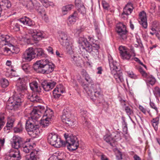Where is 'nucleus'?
<instances>
[{"label": "nucleus", "mask_w": 160, "mask_h": 160, "mask_svg": "<svg viewBox=\"0 0 160 160\" xmlns=\"http://www.w3.org/2000/svg\"><path fill=\"white\" fill-rule=\"evenodd\" d=\"M113 76L116 82L118 83L122 82L124 81L122 74V72H117L114 74Z\"/></svg>", "instance_id": "30"}, {"label": "nucleus", "mask_w": 160, "mask_h": 160, "mask_svg": "<svg viewBox=\"0 0 160 160\" xmlns=\"http://www.w3.org/2000/svg\"><path fill=\"white\" fill-rule=\"evenodd\" d=\"M9 85V82L7 79L3 78L1 80V86L2 88H5Z\"/></svg>", "instance_id": "43"}, {"label": "nucleus", "mask_w": 160, "mask_h": 160, "mask_svg": "<svg viewBox=\"0 0 160 160\" xmlns=\"http://www.w3.org/2000/svg\"><path fill=\"white\" fill-rule=\"evenodd\" d=\"M42 117H45V118L51 120L54 118L53 112L51 109L49 108L47 109Z\"/></svg>", "instance_id": "26"}, {"label": "nucleus", "mask_w": 160, "mask_h": 160, "mask_svg": "<svg viewBox=\"0 0 160 160\" xmlns=\"http://www.w3.org/2000/svg\"><path fill=\"white\" fill-rule=\"evenodd\" d=\"M77 12L75 11L73 14L69 16L68 19V24L69 25L74 24L78 18Z\"/></svg>", "instance_id": "23"}, {"label": "nucleus", "mask_w": 160, "mask_h": 160, "mask_svg": "<svg viewBox=\"0 0 160 160\" xmlns=\"http://www.w3.org/2000/svg\"><path fill=\"white\" fill-rule=\"evenodd\" d=\"M65 158L66 155L64 153L61 152L51 156L48 160H64Z\"/></svg>", "instance_id": "22"}, {"label": "nucleus", "mask_w": 160, "mask_h": 160, "mask_svg": "<svg viewBox=\"0 0 160 160\" xmlns=\"http://www.w3.org/2000/svg\"><path fill=\"white\" fill-rule=\"evenodd\" d=\"M97 155L101 157V160H108V158L106 156L100 152L98 153L97 154Z\"/></svg>", "instance_id": "52"}, {"label": "nucleus", "mask_w": 160, "mask_h": 160, "mask_svg": "<svg viewBox=\"0 0 160 160\" xmlns=\"http://www.w3.org/2000/svg\"><path fill=\"white\" fill-rule=\"evenodd\" d=\"M104 138L107 142L109 143L111 145H112V143H114L115 141V138L112 137V135H106L104 136Z\"/></svg>", "instance_id": "34"}, {"label": "nucleus", "mask_w": 160, "mask_h": 160, "mask_svg": "<svg viewBox=\"0 0 160 160\" xmlns=\"http://www.w3.org/2000/svg\"><path fill=\"white\" fill-rule=\"evenodd\" d=\"M116 31L118 33L119 38L123 40L127 38V31L125 25L122 23H119L117 25Z\"/></svg>", "instance_id": "12"}, {"label": "nucleus", "mask_w": 160, "mask_h": 160, "mask_svg": "<svg viewBox=\"0 0 160 160\" xmlns=\"http://www.w3.org/2000/svg\"><path fill=\"white\" fill-rule=\"evenodd\" d=\"M5 118V116L3 115H1V126L5 124V122L2 121Z\"/></svg>", "instance_id": "57"}, {"label": "nucleus", "mask_w": 160, "mask_h": 160, "mask_svg": "<svg viewBox=\"0 0 160 160\" xmlns=\"http://www.w3.org/2000/svg\"><path fill=\"white\" fill-rule=\"evenodd\" d=\"M94 40L90 37H88V40L84 37L80 38L79 43L83 46V48H85L88 52L91 53L94 55L93 52L97 55L98 53V49L99 48L98 45L94 43Z\"/></svg>", "instance_id": "4"}, {"label": "nucleus", "mask_w": 160, "mask_h": 160, "mask_svg": "<svg viewBox=\"0 0 160 160\" xmlns=\"http://www.w3.org/2000/svg\"><path fill=\"white\" fill-rule=\"evenodd\" d=\"M14 30L16 31H18L19 30V26L18 23H16L13 28Z\"/></svg>", "instance_id": "61"}, {"label": "nucleus", "mask_w": 160, "mask_h": 160, "mask_svg": "<svg viewBox=\"0 0 160 160\" xmlns=\"http://www.w3.org/2000/svg\"><path fill=\"white\" fill-rule=\"evenodd\" d=\"M65 92V89L63 85L60 84L53 91V96L55 98H58L61 95V93Z\"/></svg>", "instance_id": "17"}, {"label": "nucleus", "mask_w": 160, "mask_h": 160, "mask_svg": "<svg viewBox=\"0 0 160 160\" xmlns=\"http://www.w3.org/2000/svg\"><path fill=\"white\" fill-rule=\"evenodd\" d=\"M33 68L37 72L48 74L53 71L54 65L45 58L37 61L34 64Z\"/></svg>", "instance_id": "3"}, {"label": "nucleus", "mask_w": 160, "mask_h": 160, "mask_svg": "<svg viewBox=\"0 0 160 160\" xmlns=\"http://www.w3.org/2000/svg\"><path fill=\"white\" fill-rule=\"evenodd\" d=\"M38 121H35L31 118L26 123V130L28 134L33 138L37 137L39 133L38 128L36 125Z\"/></svg>", "instance_id": "5"}, {"label": "nucleus", "mask_w": 160, "mask_h": 160, "mask_svg": "<svg viewBox=\"0 0 160 160\" xmlns=\"http://www.w3.org/2000/svg\"><path fill=\"white\" fill-rule=\"evenodd\" d=\"M84 29V28L82 26H78L76 28L73 30V32L74 34L79 35L83 31Z\"/></svg>", "instance_id": "40"}, {"label": "nucleus", "mask_w": 160, "mask_h": 160, "mask_svg": "<svg viewBox=\"0 0 160 160\" xmlns=\"http://www.w3.org/2000/svg\"><path fill=\"white\" fill-rule=\"evenodd\" d=\"M46 110L44 107L39 106L34 108L30 113V118L35 120V121L38 120L42 115H43Z\"/></svg>", "instance_id": "8"}, {"label": "nucleus", "mask_w": 160, "mask_h": 160, "mask_svg": "<svg viewBox=\"0 0 160 160\" xmlns=\"http://www.w3.org/2000/svg\"><path fill=\"white\" fill-rule=\"evenodd\" d=\"M128 76L131 78L134 79L137 78V76L132 72H128Z\"/></svg>", "instance_id": "53"}, {"label": "nucleus", "mask_w": 160, "mask_h": 160, "mask_svg": "<svg viewBox=\"0 0 160 160\" xmlns=\"http://www.w3.org/2000/svg\"><path fill=\"white\" fill-rule=\"evenodd\" d=\"M121 57L123 59L128 60L130 59L132 56H135V54L134 52L132 53L129 52L128 50L126 49V48L124 46H121L119 48Z\"/></svg>", "instance_id": "14"}, {"label": "nucleus", "mask_w": 160, "mask_h": 160, "mask_svg": "<svg viewBox=\"0 0 160 160\" xmlns=\"http://www.w3.org/2000/svg\"><path fill=\"white\" fill-rule=\"evenodd\" d=\"M39 159L38 152L35 150H33L31 152L29 159L28 160H38Z\"/></svg>", "instance_id": "33"}, {"label": "nucleus", "mask_w": 160, "mask_h": 160, "mask_svg": "<svg viewBox=\"0 0 160 160\" xmlns=\"http://www.w3.org/2000/svg\"><path fill=\"white\" fill-rule=\"evenodd\" d=\"M22 102V100L21 98H18L15 96L13 102H10L9 100L7 105V108L9 110H17L20 108Z\"/></svg>", "instance_id": "9"}, {"label": "nucleus", "mask_w": 160, "mask_h": 160, "mask_svg": "<svg viewBox=\"0 0 160 160\" xmlns=\"http://www.w3.org/2000/svg\"><path fill=\"white\" fill-rule=\"evenodd\" d=\"M139 109L144 113L145 114L146 112V110L142 106H139Z\"/></svg>", "instance_id": "59"}, {"label": "nucleus", "mask_w": 160, "mask_h": 160, "mask_svg": "<svg viewBox=\"0 0 160 160\" xmlns=\"http://www.w3.org/2000/svg\"><path fill=\"white\" fill-rule=\"evenodd\" d=\"M28 33L35 41L39 40L44 37L43 32L39 30L30 29Z\"/></svg>", "instance_id": "13"}, {"label": "nucleus", "mask_w": 160, "mask_h": 160, "mask_svg": "<svg viewBox=\"0 0 160 160\" xmlns=\"http://www.w3.org/2000/svg\"><path fill=\"white\" fill-rule=\"evenodd\" d=\"M41 2L45 7L47 8L49 6H53L54 4L52 2L49 1H41Z\"/></svg>", "instance_id": "46"}, {"label": "nucleus", "mask_w": 160, "mask_h": 160, "mask_svg": "<svg viewBox=\"0 0 160 160\" xmlns=\"http://www.w3.org/2000/svg\"><path fill=\"white\" fill-rule=\"evenodd\" d=\"M22 142V138L18 136L13 137L11 144L13 148L11 149L8 151L6 156V160H20L21 157L20 152L18 150L19 148L21 147Z\"/></svg>", "instance_id": "2"}, {"label": "nucleus", "mask_w": 160, "mask_h": 160, "mask_svg": "<svg viewBox=\"0 0 160 160\" xmlns=\"http://www.w3.org/2000/svg\"><path fill=\"white\" fill-rule=\"evenodd\" d=\"M125 111L128 115H132L133 113V112L132 109L129 107H126L125 108Z\"/></svg>", "instance_id": "49"}, {"label": "nucleus", "mask_w": 160, "mask_h": 160, "mask_svg": "<svg viewBox=\"0 0 160 160\" xmlns=\"http://www.w3.org/2000/svg\"><path fill=\"white\" fill-rule=\"evenodd\" d=\"M81 74L84 78L85 80L87 82V83H86L84 82H82V84L83 83H84L86 84H88V87L89 84L92 83V80L91 78L90 77L89 75L88 74L86 71L84 70H82L81 72Z\"/></svg>", "instance_id": "20"}, {"label": "nucleus", "mask_w": 160, "mask_h": 160, "mask_svg": "<svg viewBox=\"0 0 160 160\" xmlns=\"http://www.w3.org/2000/svg\"><path fill=\"white\" fill-rule=\"evenodd\" d=\"M29 86L31 89L33 91L37 92H41V88L37 82L34 81L30 83Z\"/></svg>", "instance_id": "24"}, {"label": "nucleus", "mask_w": 160, "mask_h": 160, "mask_svg": "<svg viewBox=\"0 0 160 160\" xmlns=\"http://www.w3.org/2000/svg\"><path fill=\"white\" fill-rule=\"evenodd\" d=\"M34 51L35 52L37 53V55L38 56H42L44 54L43 51L41 48H37Z\"/></svg>", "instance_id": "48"}, {"label": "nucleus", "mask_w": 160, "mask_h": 160, "mask_svg": "<svg viewBox=\"0 0 160 160\" xmlns=\"http://www.w3.org/2000/svg\"><path fill=\"white\" fill-rule=\"evenodd\" d=\"M17 90L19 94L22 93L27 89L25 82L24 78H19L16 84Z\"/></svg>", "instance_id": "16"}, {"label": "nucleus", "mask_w": 160, "mask_h": 160, "mask_svg": "<svg viewBox=\"0 0 160 160\" xmlns=\"http://www.w3.org/2000/svg\"><path fill=\"white\" fill-rule=\"evenodd\" d=\"M60 37L61 39V44L66 48L67 52L69 54H72L73 52L72 46V39L64 32L61 33Z\"/></svg>", "instance_id": "7"}, {"label": "nucleus", "mask_w": 160, "mask_h": 160, "mask_svg": "<svg viewBox=\"0 0 160 160\" xmlns=\"http://www.w3.org/2000/svg\"><path fill=\"white\" fill-rule=\"evenodd\" d=\"M23 129V127L22 124L19 122L17 126L14 128V132L15 133L21 132Z\"/></svg>", "instance_id": "39"}, {"label": "nucleus", "mask_w": 160, "mask_h": 160, "mask_svg": "<svg viewBox=\"0 0 160 160\" xmlns=\"http://www.w3.org/2000/svg\"><path fill=\"white\" fill-rule=\"evenodd\" d=\"M152 30L153 32L155 33V32L159 30V27L158 24L156 21L153 22L152 24Z\"/></svg>", "instance_id": "45"}, {"label": "nucleus", "mask_w": 160, "mask_h": 160, "mask_svg": "<svg viewBox=\"0 0 160 160\" xmlns=\"http://www.w3.org/2000/svg\"><path fill=\"white\" fill-rule=\"evenodd\" d=\"M160 116L152 119L151 121L152 125L155 130L157 131L158 129V126L159 123Z\"/></svg>", "instance_id": "32"}, {"label": "nucleus", "mask_w": 160, "mask_h": 160, "mask_svg": "<svg viewBox=\"0 0 160 160\" xmlns=\"http://www.w3.org/2000/svg\"><path fill=\"white\" fill-rule=\"evenodd\" d=\"M133 9L132 3H128L123 9V12L126 15H129L132 12Z\"/></svg>", "instance_id": "27"}, {"label": "nucleus", "mask_w": 160, "mask_h": 160, "mask_svg": "<svg viewBox=\"0 0 160 160\" xmlns=\"http://www.w3.org/2000/svg\"><path fill=\"white\" fill-rule=\"evenodd\" d=\"M74 6L72 4H69L63 7L62 8V13L63 15L67 14L68 12L73 8Z\"/></svg>", "instance_id": "28"}, {"label": "nucleus", "mask_w": 160, "mask_h": 160, "mask_svg": "<svg viewBox=\"0 0 160 160\" xmlns=\"http://www.w3.org/2000/svg\"><path fill=\"white\" fill-rule=\"evenodd\" d=\"M133 158L134 160H141L140 158L137 155H135Z\"/></svg>", "instance_id": "64"}, {"label": "nucleus", "mask_w": 160, "mask_h": 160, "mask_svg": "<svg viewBox=\"0 0 160 160\" xmlns=\"http://www.w3.org/2000/svg\"><path fill=\"white\" fill-rule=\"evenodd\" d=\"M5 75L7 77H16L18 76L16 71L12 69H11L10 70L7 71Z\"/></svg>", "instance_id": "41"}, {"label": "nucleus", "mask_w": 160, "mask_h": 160, "mask_svg": "<svg viewBox=\"0 0 160 160\" xmlns=\"http://www.w3.org/2000/svg\"><path fill=\"white\" fill-rule=\"evenodd\" d=\"M75 5L78 9V11L82 14L86 13V10L84 6L82 4L79 2H75Z\"/></svg>", "instance_id": "29"}, {"label": "nucleus", "mask_w": 160, "mask_h": 160, "mask_svg": "<svg viewBox=\"0 0 160 160\" xmlns=\"http://www.w3.org/2000/svg\"><path fill=\"white\" fill-rule=\"evenodd\" d=\"M118 154L116 155V156L118 158V159H122V154H121V152H120L118 151Z\"/></svg>", "instance_id": "60"}, {"label": "nucleus", "mask_w": 160, "mask_h": 160, "mask_svg": "<svg viewBox=\"0 0 160 160\" xmlns=\"http://www.w3.org/2000/svg\"><path fill=\"white\" fill-rule=\"evenodd\" d=\"M35 146L36 145L34 144L31 145L28 142H25L22 146V149L24 152L27 153L29 152L31 150H32Z\"/></svg>", "instance_id": "19"}, {"label": "nucleus", "mask_w": 160, "mask_h": 160, "mask_svg": "<svg viewBox=\"0 0 160 160\" xmlns=\"http://www.w3.org/2000/svg\"><path fill=\"white\" fill-rule=\"evenodd\" d=\"M129 15H126L123 12L121 15V17L123 18L124 19H126L128 18V16Z\"/></svg>", "instance_id": "58"}, {"label": "nucleus", "mask_w": 160, "mask_h": 160, "mask_svg": "<svg viewBox=\"0 0 160 160\" xmlns=\"http://www.w3.org/2000/svg\"><path fill=\"white\" fill-rule=\"evenodd\" d=\"M3 1H4V2L5 3V4H6V6L8 8H9L11 6V3L9 1H2V2H4Z\"/></svg>", "instance_id": "56"}, {"label": "nucleus", "mask_w": 160, "mask_h": 160, "mask_svg": "<svg viewBox=\"0 0 160 160\" xmlns=\"http://www.w3.org/2000/svg\"><path fill=\"white\" fill-rule=\"evenodd\" d=\"M65 137L66 139V143L61 140L57 134L50 133L48 136V141L51 145L56 148H60L65 146L67 144L68 148L70 151L76 150L79 146L77 138L73 135H70L68 137L65 134Z\"/></svg>", "instance_id": "1"}, {"label": "nucleus", "mask_w": 160, "mask_h": 160, "mask_svg": "<svg viewBox=\"0 0 160 160\" xmlns=\"http://www.w3.org/2000/svg\"><path fill=\"white\" fill-rule=\"evenodd\" d=\"M102 5L103 8L105 9H108L109 7V5L106 1H102Z\"/></svg>", "instance_id": "54"}, {"label": "nucleus", "mask_w": 160, "mask_h": 160, "mask_svg": "<svg viewBox=\"0 0 160 160\" xmlns=\"http://www.w3.org/2000/svg\"><path fill=\"white\" fill-rule=\"evenodd\" d=\"M138 70L142 76L146 78V81L148 83L152 85H153L155 84L156 80L152 76L148 74L141 67L139 68Z\"/></svg>", "instance_id": "15"}, {"label": "nucleus", "mask_w": 160, "mask_h": 160, "mask_svg": "<svg viewBox=\"0 0 160 160\" xmlns=\"http://www.w3.org/2000/svg\"><path fill=\"white\" fill-rule=\"evenodd\" d=\"M150 105L151 107L155 110L156 114H157L158 113V108L156 107L155 104L153 103L150 102Z\"/></svg>", "instance_id": "51"}, {"label": "nucleus", "mask_w": 160, "mask_h": 160, "mask_svg": "<svg viewBox=\"0 0 160 160\" xmlns=\"http://www.w3.org/2000/svg\"><path fill=\"white\" fill-rule=\"evenodd\" d=\"M5 142V139L4 138H3L2 139H1V147H3Z\"/></svg>", "instance_id": "63"}, {"label": "nucleus", "mask_w": 160, "mask_h": 160, "mask_svg": "<svg viewBox=\"0 0 160 160\" xmlns=\"http://www.w3.org/2000/svg\"><path fill=\"white\" fill-rule=\"evenodd\" d=\"M22 67L23 71L26 73H28L29 72L31 69L30 66L28 63H25L23 64L22 65Z\"/></svg>", "instance_id": "44"}, {"label": "nucleus", "mask_w": 160, "mask_h": 160, "mask_svg": "<svg viewBox=\"0 0 160 160\" xmlns=\"http://www.w3.org/2000/svg\"><path fill=\"white\" fill-rule=\"evenodd\" d=\"M28 98L32 102H40L41 101V99L40 97L35 93L31 96H29Z\"/></svg>", "instance_id": "36"}, {"label": "nucleus", "mask_w": 160, "mask_h": 160, "mask_svg": "<svg viewBox=\"0 0 160 160\" xmlns=\"http://www.w3.org/2000/svg\"><path fill=\"white\" fill-rule=\"evenodd\" d=\"M51 121L50 120L45 118V117H42L41 119V125L42 127L45 128L47 127L50 123Z\"/></svg>", "instance_id": "35"}, {"label": "nucleus", "mask_w": 160, "mask_h": 160, "mask_svg": "<svg viewBox=\"0 0 160 160\" xmlns=\"http://www.w3.org/2000/svg\"><path fill=\"white\" fill-rule=\"evenodd\" d=\"M88 84L83 83L82 86L85 90L88 96L93 100H95L97 97H99L102 95L99 87L95 84H92L90 87L91 90L88 87Z\"/></svg>", "instance_id": "6"}, {"label": "nucleus", "mask_w": 160, "mask_h": 160, "mask_svg": "<svg viewBox=\"0 0 160 160\" xmlns=\"http://www.w3.org/2000/svg\"><path fill=\"white\" fill-rule=\"evenodd\" d=\"M62 121L69 126H72L75 124L74 120L71 118V114L69 111L64 110L61 117Z\"/></svg>", "instance_id": "11"}, {"label": "nucleus", "mask_w": 160, "mask_h": 160, "mask_svg": "<svg viewBox=\"0 0 160 160\" xmlns=\"http://www.w3.org/2000/svg\"><path fill=\"white\" fill-rule=\"evenodd\" d=\"M46 49L49 53L52 54H53V49L52 47L50 46H48L47 48Z\"/></svg>", "instance_id": "55"}, {"label": "nucleus", "mask_w": 160, "mask_h": 160, "mask_svg": "<svg viewBox=\"0 0 160 160\" xmlns=\"http://www.w3.org/2000/svg\"><path fill=\"white\" fill-rule=\"evenodd\" d=\"M110 67L113 70H116L118 69L116 62H111L109 63Z\"/></svg>", "instance_id": "50"}, {"label": "nucleus", "mask_w": 160, "mask_h": 160, "mask_svg": "<svg viewBox=\"0 0 160 160\" xmlns=\"http://www.w3.org/2000/svg\"><path fill=\"white\" fill-rule=\"evenodd\" d=\"M18 21L24 25L31 26L33 24L32 20L26 17L20 18Z\"/></svg>", "instance_id": "25"}, {"label": "nucleus", "mask_w": 160, "mask_h": 160, "mask_svg": "<svg viewBox=\"0 0 160 160\" xmlns=\"http://www.w3.org/2000/svg\"><path fill=\"white\" fill-rule=\"evenodd\" d=\"M2 51L3 52V54L5 55H9L12 53L10 49L7 46L2 47Z\"/></svg>", "instance_id": "42"}, {"label": "nucleus", "mask_w": 160, "mask_h": 160, "mask_svg": "<svg viewBox=\"0 0 160 160\" xmlns=\"http://www.w3.org/2000/svg\"><path fill=\"white\" fill-rule=\"evenodd\" d=\"M9 36L7 35H1V45H8V42L9 41Z\"/></svg>", "instance_id": "31"}, {"label": "nucleus", "mask_w": 160, "mask_h": 160, "mask_svg": "<svg viewBox=\"0 0 160 160\" xmlns=\"http://www.w3.org/2000/svg\"><path fill=\"white\" fill-rule=\"evenodd\" d=\"M35 54L33 48H28L23 53L22 57V61L24 62L31 61L34 58Z\"/></svg>", "instance_id": "10"}, {"label": "nucleus", "mask_w": 160, "mask_h": 160, "mask_svg": "<svg viewBox=\"0 0 160 160\" xmlns=\"http://www.w3.org/2000/svg\"><path fill=\"white\" fill-rule=\"evenodd\" d=\"M153 92L156 97H160V89L158 87H156L155 88Z\"/></svg>", "instance_id": "47"}, {"label": "nucleus", "mask_w": 160, "mask_h": 160, "mask_svg": "<svg viewBox=\"0 0 160 160\" xmlns=\"http://www.w3.org/2000/svg\"><path fill=\"white\" fill-rule=\"evenodd\" d=\"M14 121L15 119L13 117L8 118L6 127L8 130L9 129L13 127Z\"/></svg>", "instance_id": "37"}, {"label": "nucleus", "mask_w": 160, "mask_h": 160, "mask_svg": "<svg viewBox=\"0 0 160 160\" xmlns=\"http://www.w3.org/2000/svg\"><path fill=\"white\" fill-rule=\"evenodd\" d=\"M98 71L97 73L98 74H101L102 71V68L101 67H98L97 68Z\"/></svg>", "instance_id": "62"}, {"label": "nucleus", "mask_w": 160, "mask_h": 160, "mask_svg": "<svg viewBox=\"0 0 160 160\" xmlns=\"http://www.w3.org/2000/svg\"><path fill=\"white\" fill-rule=\"evenodd\" d=\"M138 21L141 25L144 28H146L147 27V19L145 12L142 11L139 14Z\"/></svg>", "instance_id": "18"}, {"label": "nucleus", "mask_w": 160, "mask_h": 160, "mask_svg": "<svg viewBox=\"0 0 160 160\" xmlns=\"http://www.w3.org/2000/svg\"><path fill=\"white\" fill-rule=\"evenodd\" d=\"M73 62L78 66H81L82 62L81 58L79 57L73 56L72 58Z\"/></svg>", "instance_id": "38"}, {"label": "nucleus", "mask_w": 160, "mask_h": 160, "mask_svg": "<svg viewBox=\"0 0 160 160\" xmlns=\"http://www.w3.org/2000/svg\"><path fill=\"white\" fill-rule=\"evenodd\" d=\"M56 82L54 81L44 82L42 84L43 89L46 91H48L52 89L55 86Z\"/></svg>", "instance_id": "21"}]
</instances>
